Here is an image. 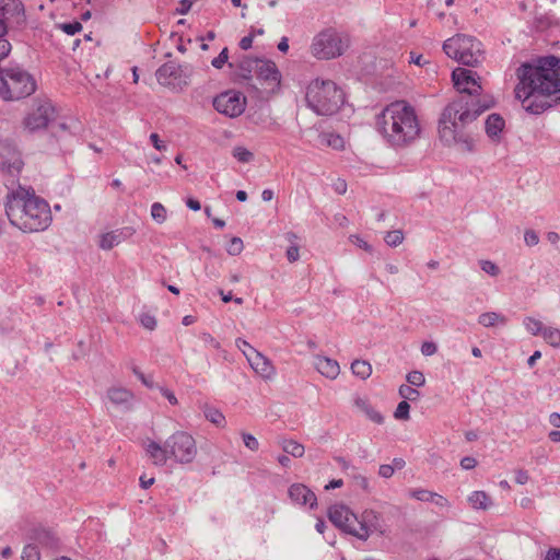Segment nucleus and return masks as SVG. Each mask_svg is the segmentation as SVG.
<instances>
[{
	"mask_svg": "<svg viewBox=\"0 0 560 560\" xmlns=\"http://www.w3.org/2000/svg\"><path fill=\"white\" fill-rule=\"evenodd\" d=\"M452 79L460 95L444 108L439 121V135L446 145H455L462 152H471L475 140L465 131V127L492 107L494 102L490 97L480 98L482 86L477 72L456 68Z\"/></svg>",
	"mask_w": 560,
	"mask_h": 560,
	"instance_id": "f257e3e1",
	"label": "nucleus"
},
{
	"mask_svg": "<svg viewBox=\"0 0 560 560\" xmlns=\"http://www.w3.org/2000/svg\"><path fill=\"white\" fill-rule=\"evenodd\" d=\"M516 77L515 97L527 113L542 114L560 100V58L547 56L523 63Z\"/></svg>",
	"mask_w": 560,
	"mask_h": 560,
	"instance_id": "f03ea898",
	"label": "nucleus"
},
{
	"mask_svg": "<svg viewBox=\"0 0 560 560\" xmlns=\"http://www.w3.org/2000/svg\"><path fill=\"white\" fill-rule=\"evenodd\" d=\"M377 131L394 149L412 145L421 135V124L415 107L406 101L388 104L376 118Z\"/></svg>",
	"mask_w": 560,
	"mask_h": 560,
	"instance_id": "7ed1b4c3",
	"label": "nucleus"
},
{
	"mask_svg": "<svg viewBox=\"0 0 560 560\" xmlns=\"http://www.w3.org/2000/svg\"><path fill=\"white\" fill-rule=\"evenodd\" d=\"M5 213L10 223L24 233L45 231L52 221L49 203L21 186L7 196Z\"/></svg>",
	"mask_w": 560,
	"mask_h": 560,
	"instance_id": "20e7f679",
	"label": "nucleus"
},
{
	"mask_svg": "<svg viewBox=\"0 0 560 560\" xmlns=\"http://www.w3.org/2000/svg\"><path fill=\"white\" fill-rule=\"evenodd\" d=\"M143 450L151 464L159 467H164L168 460L179 465H189L198 455L195 438L184 430L173 432L163 445L148 439L143 443Z\"/></svg>",
	"mask_w": 560,
	"mask_h": 560,
	"instance_id": "39448f33",
	"label": "nucleus"
},
{
	"mask_svg": "<svg viewBox=\"0 0 560 560\" xmlns=\"http://www.w3.org/2000/svg\"><path fill=\"white\" fill-rule=\"evenodd\" d=\"M305 101L317 115H332L343 104L345 96L334 81L315 79L306 88Z\"/></svg>",
	"mask_w": 560,
	"mask_h": 560,
	"instance_id": "423d86ee",
	"label": "nucleus"
},
{
	"mask_svg": "<svg viewBox=\"0 0 560 560\" xmlns=\"http://www.w3.org/2000/svg\"><path fill=\"white\" fill-rule=\"evenodd\" d=\"M36 82L25 70L15 67L0 71V95L5 101H16L33 94Z\"/></svg>",
	"mask_w": 560,
	"mask_h": 560,
	"instance_id": "0eeeda50",
	"label": "nucleus"
},
{
	"mask_svg": "<svg viewBox=\"0 0 560 560\" xmlns=\"http://www.w3.org/2000/svg\"><path fill=\"white\" fill-rule=\"evenodd\" d=\"M447 57L466 66H477L483 60L481 43L472 36L456 34L443 43Z\"/></svg>",
	"mask_w": 560,
	"mask_h": 560,
	"instance_id": "6e6552de",
	"label": "nucleus"
},
{
	"mask_svg": "<svg viewBox=\"0 0 560 560\" xmlns=\"http://www.w3.org/2000/svg\"><path fill=\"white\" fill-rule=\"evenodd\" d=\"M349 40L334 28L319 32L312 40L310 50L319 60H329L341 56L348 48Z\"/></svg>",
	"mask_w": 560,
	"mask_h": 560,
	"instance_id": "1a4fd4ad",
	"label": "nucleus"
},
{
	"mask_svg": "<svg viewBox=\"0 0 560 560\" xmlns=\"http://www.w3.org/2000/svg\"><path fill=\"white\" fill-rule=\"evenodd\" d=\"M242 67L249 72H254L262 92L267 95H273L280 91L282 75L273 61L248 59L243 62Z\"/></svg>",
	"mask_w": 560,
	"mask_h": 560,
	"instance_id": "9d476101",
	"label": "nucleus"
},
{
	"mask_svg": "<svg viewBox=\"0 0 560 560\" xmlns=\"http://www.w3.org/2000/svg\"><path fill=\"white\" fill-rule=\"evenodd\" d=\"M54 114L55 108L49 101L36 100L23 119V128L31 132L45 129Z\"/></svg>",
	"mask_w": 560,
	"mask_h": 560,
	"instance_id": "9b49d317",
	"label": "nucleus"
},
{
	"mask_svg": "<svg viewBox=\"0 0 560 560\" xmlns=\"http://www.w3.org/2000/svg\"><path fill=\"white\" fill-rule=\"evenodd\" d=\"M213 106L220 114L238 117L246 108V97L240 91L229 90L214 97Z\"/></svg>",
	"mask_w": 560,
	"mask_h": 560,
	"instance_id": "f8f14e48",
	"label": "nucleus"
},
{
	"mask_svg": "<svg viewBox=\"0 0 560 560\" xmlns=\"http://www.w3.org/2000/svg\"><path fill=\"white\" fill-rule=\"evenodd\" d=\"M374 533H384V521L378 512L366 509L360 517L357 516V524L352 535L361 540H366Z\"/></svg>",
	"mask_w": 560,
	"mask_h": 560,
	"instance_id": "ddd939ff",
	"label": "nucleus"
},
{
	"mask_svg": "<svg viewBox=\"0 0 560 560\" xmlns=\"http://www.w3.org/2000/svg\"><path fill=\"white\" fill-rule=\"evenodd\" d=\"M23 167L20 152L9 142L0 141V170L14 176Z\"/></svg>",
	"mask_w": 560,
	"mask_h": 560,
	"instance_id": "4468645a",
	"label": "nucleus"
},
{
	"mask_svg": "<svg viewBox=\"0 0 560 560\" xmlns=\"http://www.w3.org/2000/svg\"><path fill=\"white\" fill-rule=\"evenodd\" d=\"M329 521L338 528L352 535L357 524V515L343 504H335L328 510Z\"/></svg>",
	"mask_w": 560,
	"mask_h": 560,
	"instance_id": "2eb2a0df",
	"label": "nucleus"
},
{
	"mask_svg": "<svg viewBox=\"0 0 560 560\" xmlns=\"http://www.w3.org/2000/svg\"><path fill=\"white\" fill-rule=\"evenodd\" d=\"M133 234L135 230L130 226L102 233L98 236V247L102 248L103 250H110L112 248L118 246Z\"/></svg>",
	"mask_w": 560,
	"mask_h": 560,
	"instance_id": "dca6fc26",
	"label": "nucleus"
},
{
	"mask_svg": "<svg viewBox=\"0 0 560 560\" xmlns=\"http://www.w3.org/2000/svg\"><path fill=\"white\" fill-rule=\"evenodd\" d=\"M247 361L250 368L262 378L271 380L276 375V369L273 364L261 352L249 350Z\"/></svg>",
	"mask_w": 560,
	"mask_h": 560,
	"instance_id": "f3484780",
	"label": "nucleus"
},
{
	"mask_svg": "<svg viewBox=\"0 0 560 560\" xmlns=\"http://www.w3.org/2000/svg\"><path fill=\"white\" fill-rule=\"evenodd\" d=\"M313 365L318 373L329 380H336L340 374L339 363L335 359L325 355H314Z\"/></svg>",
	"mask_w": 560,
	"mask_h": 560,
	"instance_id": "a211bd4d",
	"label": "nucleus"
},
{
	"mask_svg": "<svg viewBox=\"0 0 560 560\" xmlns=\"http://www.w3.org/2000/svg\"><path fill=\"white\" fill-rule=\"evenodd\" d=\"M290 499L300 505H308L314 508L317 504V498L315 493L308 489L305 485L294 483L289 488Z\"/></svg>",
	"mask_w": 560,
	"mask_h": 560,
	"instance_id": "6ab92c4d",
	"label": "nucleus"
},
{
	"mask_svg": "<svg viewBox=\"0 0 560 560\" xmlns=\"http://www.w3.org/2000/svg\"><path fill=\"white\" fill-rule=\"evenodd\" d=\"M106 398L115 406L128 407L131 405L135 395L122 386H112L106 390Z\"/></svg>",
	"mask_w": 560,
	"mask_h": 560,
	"instance_id": "aec40b11",
	"label": "nucleus"
},
{
	"mask_svg": "<svg viewBox=\"0 0 560 560\" xmlns=\"http://www.w3.org/2000/svg\"><path fill=\"white\" fill-rule=\"evenodd\" d=\"M354 407L364 413L372 422L381 424L384 422V417L377 411L365 398L358 397L354 399Z\"/></svg>",
	"mask_w": 560,
	"mask_h": 560,
	"instance_id": "412c9836",
	"label": "nucleus"
},
{
	"mask_svg": "<svg viewBox=\"0 0 560 560\" xmlns=\"http://www.w3.org/2000/svg\"><path fill=\"white\" fill-rule=\"evenodd\" d=\"M467 501L474 510H489L492 505L491 497L485 491H472L468 497Z\"/></svg>",
	"mask_w": 560,
	"mask_h": 560,
	"instance_id": "4be33fe9",
	"label": "nucleus"
},
{
	"mask_svg": "<svg viewBox=\"0 0 560 560\" xmlns=\"http://www.w3.org/2000/svg\"><path fill=\"white\" fill-rule=\"evenodd\" d=\"M504 119L498 114H491L486 120V132L489 138L499 140L500 133L504 128Z\"/></svg>",
	"mask_w": 560,
	"mask_h": 560,
	"instance_id": "5701e85b",
	"label": "nucleus"
},
{
	"mask_svg": "<svg viewBox=\"0 0 560 560\" xmlns=\"http://www.w3.org/2000/svg\"><path fill=\"white\" fill-rule=\"evenodd\" d=\"M478 323L486 328L504 326L508 323V317L498 312H486L478 316Z\"/></svg>",
	"mask_w": 560,
	"mask_h": 560,
	"instance_id": "b1692460",
	"label": "nucleus"
},
{
	"mask_svg": "<svg viewBox=\"0 0 560 560\" xmlns=\"http://www.w3.org/2000/svg\"><path fill=\"white\" fill-rule=\"evenodd\" d=\"M201 409L203 411L205 418L208 421H210L211 423H213L218 428H224L225 427V424H226L225 417H224V415L219 409H217L215 407H212V406H210L208 404H205L201 407Z\"/></svg>",
	"mask_w": 560,
	"mask_h": 560,
	"instance_id": "393cba45",
	"label": "nucleus"
},
{
	"mask_svg": "<svg viewBox=\"0 0 560 560\" xmlns=\"http://www.w3.org/2000/svg\"><path fill=\"white\" fill-rule=\"evenodd\" d=\"M352 373L361 380H366L372 374V365L364 360H354L351 363Z\"/></svg>",
	"mask_w": 560,
	"mask_h": 560,
	"instance_id": "a878e982",
	"label": "nucleus"
},
{
	"mask_svg": "<svg viewBox=\"0 0 560 560\" xmlns=\"http://www.w3.org/2000/svg\"><path fill=\"white\" fill-rule=\"evenodd\" d=\"M320 141L324 145L329 147L334 150H343L345 148V140L339 135H335L331 132L323 133L320 136Z\"/></svg>",
	"mask_w": 560,
	"mask_h": 560,
	"instance_id": "bb28decb",
	"label": "nucleus"
},
{
	"mask_svg": "<svg viewBox=\"0 0 560 560\" xmlns=\"http://www.w3.org/2000/svg\"><path fill=\"white\" fill-rule=\"evenodd\" d=\"M281 447L287 454H290L296 458L302 457L305 453L304 446L301 443L296 442L295 440L282 441Z\"/></svg>",
	"mask_w": 560,
	"mask_h": 560,
	"instance_id": "cd10ccee",
	"label": "nucleus"
},
{
	"mask_svg": "<svg viewBox=\"0 0 560 560\" xmlns=\"http://www.w3.org/2000/svg\"><path fill=\"white\" fill-rule=\"evenodd\" d=\"M542 339L546 343L553 348H560V329L556 327L545 326V329L541 334Z\"/></svg>",
	"mask_w": 560,
	"mask_h": 560,
	"instance_id": "c85d7f7f",
	"label": "nucleus"
},
{
	"mask_svg": "<svg viewBox=\"0 0 560 560\" xmlns=\"http://www.w3.org/2000/svg\"><path fill=\"white\" fill-rule=\"evenodd\" d=\"M523 325L532 336H541L545 329L542 322L533 316H526L523 319Z\"/></svg>",
	"mask_w": 560,
	"mask_h": 560,
	"instance_id": "c756f323",
	"label": "nucleus"
},
{
	"mask_svg": "<svg viewBox=\"0 0 560 560\" xmlns=\"http://www.w3.org/2000/svg\"><path fill=\"white\" fill-rule=\"evenodd\" d=\"M3 15L12 13V15L22 16L24 14V7L19 0H2Z\"/></svg>",
	"mask_w": 560,
	"mask_h": 560,
	"instance_id": "7c9ffc66",
	"label": "nucleus"
},
{
	"mask_svg": "<svg viewBox=\"0 0 560 560\" xmlns=\"http://www.w3.org/2000/svg\"><path fill=\"white\" fill-rule=\"evenodd\" d=\"M151 217L156 223H164L167 219L166 208L161 202H154L151 206Z\"/></svg>",
	"mask_w": 560,
	"mask_h": 560,
	"instance_id": "2f4dec72",
	"label": "nucleus"
},
{
	"mask_svg": "<svg viewBox=\"0 0 560 560\" xmlns=\"http://www.w3.org/2000/svg\"><path fill=\"white\" fill-rule=\"evenodd\" d=\"M232 155L241 163H249L254 159L253 152L242 145H236L232 150Z\"/></svg>",
	"mask_w": 560,
	"mask_h": 560,
	"instance_id": "473e14b6",
	"label": "nucleus"
},
{
	"mask_svg": "<svg viewBox=\"0 0 560 560\" xmlns=\"http://www.w3.org/2000/svg\"><path fill=\"white\" fill-rule=\"evenodd\" d=\"M434 492L429 491L427 489H412L409 491V495L418 501L422 502H431L433 498Z\"/></svg>",
	"mask_w": 560,
	"mask_h": 560,
	"instance_id": "72a5a7b5",
	"label": "nucleus"
},
{
	"mask_svg": "<svg viewBox=\"0 0 560 560\" xmlns=\"http://www.w3.org/2000/svg\"><path fill=\"white\" fill-rule=\"evenodd\" d=\"M399 395L407 401H415L419 398L420 394L417 389L412 388L409 385H400L398 389Z\"/></svg>",
	"mask_w": 560,
	"mask_h": 560,
	"instance_id": "f704fd0d",
	"label": "nucleus"
},
{
	"mask_svg": "<svg viewBox=\"0 0 560 560\" xmlns=\"http://www.w3.org/2000/svg\"><path fill=\"white\" fill-rule=\"evenodd\" d=\"M384 240L389 246H398L404 241V234L400 230L390 231L386 233Z\"/></svg>",
	"mask_w": 560,
	"mask_h": 560,
	"instance_id": "c9c22d12",
	"label": "nucleus"
},
{
	"mask_svg": "<svg viewBox=\"0 0 560 560\" xmlns=\"http://www.w3.org/2000/svg\"><path fill=\"white\" fill-rule=\"evenodd\" d=\"M243 248V241L240 237H232L226 246V252L232 256H236L242 253Z\"/></svg>",
	"mask_w": 560,
	"mask_h": 560,
	"instance_id": "e433bc0d",
	"label": "nucleus"
},
{
	"mask_svg": "<svg viewBox=\"0 0 560 560\" xmlns=\"http://www.w3.org/2000/svg\"><path fill=\"white\" fill-rule=\"evenodd\" d=\"M407 382L411 385V386H417V387H421L424 385L425 383V377L423 375L422 372L420 371H411L407 374Z\"/></svg>",
	"mask_w": 560,
	"mask_h": 560,
	"instance_id": "4c0bfd02",
	"label": "nucleus"
},
{
	"mask_svg": "<svg viewBox=\"0 0 560 560\" xmlns=\"http://www.w3.org/2000/svg\"><path fill=\"white\" fill-rule=\"evenodd\" d=\"M409 410H410V405L408 404V401L402 400L398 404V406L394 412V417L398 420H408L410 417Z\"/></svg>",
	"mask_w": 560,
	"mask_h": 560,
	"instance_id": "58836bf2",
	"label": "nucleus"
},
{
	"mask_svg": "<svg viewBox=\"0 0 560 560\" xmlns=\"http://www.w3.org/2000/svg\"><path fill=\"white\" fill-rule=\"evenodd\" d=\"M23 560H40V555L36 546L28 545L24 547L22 552Z\"/></svg>",
	"mask_w": 560,
	"mask_h": 560,
	"instance_id": "ea45409f",
	"label": "nucleus"
},
{
	"mask_svg": "<svg viewBox=\"0 0 560 560\" xmlns=\"http://www.w3.org/2000/svg\"><path fill=\"white\" fill-rule=\"evenodd\" d=\"M140 324L148 330H154L158 323L156 318L153 315L149 313H143L140 316Z\"/></svg>",
	"mask_w": 560,
	"mask_h": 560,
	"instance_id": "a19ab883",
	"label": "nucleus"
},
{
	"mask_svg": "<svg viewBox=\"0 0 560 560\" xmlns=\"http://www.w3.org/2000/svg\"><path fill=\"white\" fill-rule=\"evenodd\" d=\"M244 445L253 451L256 452L259 448V442L258 440L250 433H243L242 434Z\"/></svg>",
	"mask_w": 560,
	"mask_h": 560,
	"instance_id": "79ce46f5",
	"label": "nucleus"
},
{
	"mask_svg": "<svg viewBox=\"0 0 560 560\" xmlns=\"http://www.w3.org/2000/svg\"><path fill=\"white\" fill-rule=\"evenodd\" d=\"M349 241L359 248H362L368 253H372V246L366 241H364L360 235H350Z\"/></svg>",
	"mask_w": 560,
	"mask_h": 560,
	"instance_id": "37998d69",
	"label": "nucleus"
},
{
	"mask_svg": "<svg viewBox=\"0 0 560 560\" xmlns=\"http://www.w3.org/2000/svg\"><path fill=\"white\" fill-rule=\"evenodd\" d=\"M228 59L229 50L228 48H223L219 56L211 61V65L217 69H221L228 62Z\"/></svg>",
	"mask_w": 560,
	"mask_h": 560,
	"instance_id": "c03bdc74",
	"label": "nucleus"
},
{
	"mask_svg": "<svg viewBox=\"0 0 560 560\" xmlns=\"http://www.w3.org/2000/svg\"><path fill=\"white\" fill-rule=\"evenodd\" d=\"M480 267H481L482 271H485L486 273H488L492 277H495L499 275L498 266L490 260H481Z\"/></svg>",
	"mask_w": 560,
	"mask_h": 560,
	"instance_id": "a18cd8bd",
	"label": "nucleus"
},
{
	"mask_svg": "<svg viewBox=\"0 0 560 560\" xmlns=\"http://www.w3.org/2000/svg\"><path fill=\"white\" fill-rule=\"evenodd\" d=\"M61 30L68 35H75L82 30L80 22L65 23L61 25Z\"/></svg>",
	"mask_w": 560,
	"mask_h": 560,
	"instance_id": "49530a36",
	"label": "nucleus"
},
{
	"mask_svg": "<svg viewBox=\"0 0 560 560\" xmlns=\"http://www.w3.org/2000/svg\"><path fill=\"white\" fill-rule=\"evenodd\" d=\"M235 345L243 352V354L245 355L246 359L249 355V350L257 351L253 346H250L249 342H247L246 340H244L242 338H237L235 340Z\"/></svg>",
	"mask_w": 560,
	"mask_h": 560,
	"instance_id": "de8ad7c7",
	"label": "nucleus"
},
{
	"mask_svg": "<svg viewBox=\"0 0 560 560\" xmlns=\"http://www.w3.org/2000/svg\"><path fill=\"white\" fill-rule=\"evenodd\" d=\"M432 503H434L440 509H450L451 502L443 495L435 493L433 494V498L431 500Z\"/></svg>",
	"mask_w": 560,
	"mask_h": 560,
	"instance_id": "09e8293b",
	"label": "nucleus"
},
{
	"mask_svg": "<svg viewBox=\"0 0 560 560\" xmlns=\"http://www.w3.org/2000/svg\"><path fill=\"white\" fill-rule=\"evenodd\" d=\"M438 351V347L434 342L425 341L421 346V353L425 357H431L435 354Z\"/></svg>",
	"mask_w": 560,
	"mask_h": 560,
	"instance_id": "8fccbe9b",
	"label": "nucleus"
},
{
	"mask_svg": "<svg viewBox=\"0 0 560 560\" xmlns=\"http://www.w3.org/2000/svg\"><path fill=\"white\" fill-rule=\"evenodd\" d=\"M524 241L528 246H535L539 243L537 233L533 230H527L524 234Z\"/></svg>",
	"mask_w": 560,
	"mask_h": 560,
	"instance_id": "3c124183",
	"label": "nucleus"
},
{
	"mask_svg": "<svg viewBox=\"0 0 560 560\" xmlns=\"http://www.w3.org/2000/svg\"><path fill=\"white\" fill-rule=\"evenodd\" d=\"M477 466V460L474 457L466 456L460 459V467L465 470L474 469Z\"/></svg>",
	"mask_w": 560,
	"mask_h": 560,
	"instance_id": "603ef678",
	"label": "nucleus"
},
{
	"mask_svg": "<svg viewBox=\"0 0 560 560\" xmlns=\"http://www.w3.org/2000/svg\"><path fill=\"white\" fill-rule=\"evenodd\" d=\"M395 472V467L388 464L380 466L378 474L383 478H390Z\"/></svg>",
	"mask_w": 560,
	"mask_h": 560,
	"instance_id": "864d4df0",
	"label": "nucleus"
},
{
	"mask_svg": "<svg viewBox=\"0 0 560 560\" xmlns=\"http://www.w3.org/2000/svg\"><path fill=\"white\" fill-rule=\"evenodd\" d=\"M287 258L290 262H294L300 258L299 247L296 245H292L287 249Z\"/></svg>",
	"mask_w": 560,
	"mask_h": 560,
	"instance_id": "5fc2aeb1",
	"label": "nucleus"
},
{
	"mask_svg": "<svg viewBox=\"0 0 560 560\" xmlns=\"http://www.w3.org/2000/svg\"><path fill=\"white\" fill-rule=\"evenodd\" d=\"M150 140L153 144V147L159 151L166 150V145L163 143V141L160 139V136L158 133H151Z\"/></svg>",
	"mask_w": 560,
	"mask_h": 560,
	"instance_id": "6e6d98bb",
	"label": "nucleus"
},
{
	"mask_svg": "<svg viewBox=\"0 0 560 560\" xmlns=\"http://www.w3.org/2000/svg\"><path fill=\"white\" fill-rule=\"evenodd\" d=\"M201 339L209 346L213 347L214 349L220 348V342L209 332H203L201 335Z\"/></svg>",
	"mask_w": 560,
	"mask_h": 560,
	"instance_id": "4d7b16f0",
	"label": "nucleus"
},
{
	"mask_svg": "<svg viewBox=\"0 0 560 560\" xmlns=\"http://www.w3.org/2000/svg\"><path fill=\"white\" fill-rule=\"evenodd\" d=\"M334 190L339 194V195H343L346 194L347 191V183L345 179H341V178H338L335 183H334Z\"/></svg>",
	"mask_w": 560,
	"mask_h": 560,
	"instance_id": "13d9d810",
	"label": "nucleus"
},
{
	"mask_svg": "<svg viewBox=\"0 0 560 560\" xmlns=\"http://www.w3.org/2000/svg\"><path fill=\"white\" fill-rule=\"evenodd\" d=\"M529 479L528 472L526 470H517L515 474V482L518 485H525Z\"/></svg>",
	"mask_w": 560,
	"mask_h": 560,
	"instance_id": "bf43d9fd",
	"label": "nucleus"
},
{
	"mask_svg": "<svg viewBox=\"0 0 560 560\" xmlns=\"http://www.w3.org/2000/svg\"><path fill=\"white\" fill-rule=\"evenodd\" d=\"M162 395L168 400V402L173 406H176L178 404V400L174 393L167 388L161 389Z\"/></svg>",
	"mask_w": 560,
	"mask_h": 560,
	"instance_id": "052dcab7",
	"label": "nucleus"
},
{
	"mask_svg": "<svg viewBox=\"0 0 560 560\" xmlns=\"http://www.w3.org/2000/svg\"><path fill=\"white\" fill-rule=\"evenodd\" d=\"M410 63H415L417 66H423L427 63V60L423 58L422 55H417L416 52H410Z\"/></svg>",
	"mask_w": 560,
	"mask_h": 560,
	"instance_id": "680f3d73",
	"label": "nucleus"
},
{
	"mask_svg": "<svg viewBox=\"0 0 560 560\" xmlns=\"http://www.w3.org/2000/svg\"><path fill=\"white\" fill-rule=\"evenodd\" d=\"M252 45H253V36L252 35L243 37L240 42V47L244 50L249 49L252 47Z\"/></svg>",
	"mask_w": 560,
	"mask_h": 560,
	"instance_id": "e2e57ef3",
	"label": "nucleus"
},
{
	"mask_svg": "<svg viewBox=\"0 0 560 560\" xmlns=\"http://www.w3.org/2000/svg\"><path fill=\"white\" fill-rule=\"evenodd\" d=\"M544 560H560V549H550Z\"/></svg>",
	"mask_w": 560,
	"mask_h": 560,
	"instance_id": "0e129e2a",
	"label": "nucleus"
},
{
	"mask_svg": "<svg viewBox=\"0 0 560 560\" xmlns=\"http://www.w3.org/2000/svg\"><path fill=\"white\" fill-rule=\"evenodd\" d=\"M192 5V2L190 0H182L180 7L178 8V12L180 14H186Z\"/></svg>",
	"mask_w": 560,
	"mask_h": 560,
	"instance_id": "69168bd1",
	"label": "nucleus"
},
{
	"mask_svg": "<svg viewBox=\"0 0 560 560\" xmlns=\"http://www.w3.org/2000/svg\"><path fill=\"white\" fill-rule=\"evenodd\" d=\"M186 205L189 209L194 211H199L201 209L200 202L192 198L187 199Z\"/></svg>",
	"mask_w": 560,
	"mask_h": 560,
	"instance_id": "338daca9",
	"label": "nucleus"
},
{
	"mask_svg": "<svg viewBox=\"0 0 560 560\" xmlns=\"http://www.w3.org/2000/svg\"><path fill=\"white\" fill-rule=\"evenodd\" d=\"M549 422L551 425H553L555 428H560V413L558 412H552L550 416H549Z\"/></svg>",
	"mask_w": 560,
	"mask_h": 560,
	"instance_id": "774afa93",
	"label": "nucleus"
}]
</instances>
